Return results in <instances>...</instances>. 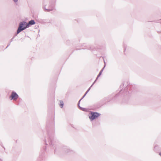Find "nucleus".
Returning <instances> with one entry per match:
<instances>
[{"label": "nucleus", "mask_w": 161, "mask_h": 161, "mask_svg": "<svg viewBox=\"0 0 161 161\" xmlns=\"http://www.w3.org/2000/svg\"><path fill=\"white\" fill-rule=\"evenodd\" d=\"M27 27H28V25L26 22L23 21L20 22L17 30V33H19L25 29Z\"/></svg>", "instance_id": "1"}, {"label": "nucleus", "mask_w": 161, "mask_h": 161, "mask_svg": "<svg viewBox=\"0 0 161 161\" xmlns=\"http://www.w3.org/2000/svg\"><path fill=\"white\" fill-rule=\"evenodd\" d=\"M96 81H94L93 83L92 84V85L91 86L88 88L87 91L86 92L84 96L80 99L78 103V106L79 108L81 110L84 111H85L86 110V109L84 108H82L80 107V101L83 98L85 97V96L86 95V94L88 93V92L90 91L91 89V87L93 86V85L94 84Z\"/></svg>", "instance_id": "2"}, {"label": "nucleus", "mask_w": 161, "mask_h": 161, "mask_svg": "<svg viewBox=\"0 0 161 161\" xmlns=\"http://www.w3.org/2000/svg\"><path fill=\"white\" fill-rule=\"evenodd\" d=\"M100 115V114L97 112H92L91 113V116H89V118L92 120H93L95 119H96L97 117Z\"/></svg>", "instance_id": "3"}, {"label": "nucleus", "mask_w": 161, "mask_h": 161, "mask_svg": "<svg viewBox=\"0 0 161 161\" xmlns=\"http://www.w3.org/2000/svg\"><path fill=\"white\" fill-rule=\"evenodd\" d=\"M19 97L18 95L14 92H12L11 94L9 97L11 100H13L16 101L17 100Z\"/></svg>", "instance_id": "4"}, {"label": "nucleus", "mask_w": 161, "mask_h": 161, "mask_svg": "<svg viewBox=\"0 0 161 161\" xmlns=\"http://www.w3.org/2000/svg\"><path fill=\"white\" fill-rule=\"evenodd\" d=\"M35 21L33 20H31L29 21L28 24V27H29V25H34L35 24Z\"/></svg>", "instance_id": "5"}, {"label": "nucleus", "mask_w": 161, "mask_h": 161, "mask_svg": "<svg viewBox=\"0 0 161 161\" xmlns=\"http://www.w3.org/2000/svg\"><path fill=\"white\" fill-rule=\"evenodd\" d=\"M104 67H103V68L102 69V70L100 71V72H99V74L98 75H97V78H96V80H97V79L98 78V77H99L100 76V75H101L102 73V72H103V69H104Z\"/></svg>", "instance_id": "6"}, {"label": "nucleus", "mask_w": 161, "mask_h": 161, "mask_svg": "<svg viewBox=\"0 0 161 161\" xmlns=\"http://www.w3.org/2000/svg\"><path fill=\"white\" fill-rule=\"evenodd\" d=\"M104 67H103V68L102 69V70L100 71V72H99V74L98 75H97V78H96V80H97V79L98 78V77H99L100 76V75H101L102 73V72H103V69H104Z\"/></svg>", "instance_id": "7"}, {"label": "nucleus", "mask_w": 161, "mask_h": 161, "mask_svg": "<svg viewBox=\"0 0 161 161\" xmlns=\"http://www.w3.org/2000/svg\"><path fill=\"white\" fill-rule=\"evenodd\" d=\"M44 8L47 11V12H49V11H52V10H53V7H51V8H49V9H46L45 8Z\"/></svg>", "instance_id": "8"}, {"label": "nucleus", "mask_w": 161, "mask_h": 161, "mask_svg": "<svg viewBox=\"0 0 161 161\" xmlns=\"http://www.w3.org/2000/svg\"><path fill=\"white\" fill-rule=\"evenodd\" d=\"M60 106L61 108H62L63 107L64 105V103L62 101H60Z\"/></svg>", "instance_id": "9"}, {"label": "nucleus", "mask_w": 161, "mask_h": 161, "mask_svg": "<svg viewBox=\"0 0 161 161\" xmlns=\"http://www.w3.org/2000/svg\"><path fill=\"white\" fill-rule=\"evenodd\" d=\"M49 144L50 145H52V141L51 139L50 138V140L49 141Z\"/></svg>", "instance_id": "10"}, {"label": "nucleus", "mask_w": 161, "mask_h": 161, "mask_svg": "<svg viewBox=\"0 0 161 161\" xmlns=\"http://www.w3.org/2000/svg\"><path fill=\"white\" fill-rule=\"evenodd\" d=\"M13 0L14 1V2H15V3L17 2L18 1V0Z\"/></svg>", "instance_id": "11"}, {"label": "nucleus", "mask_w": 161, "mask_h": 161, "mask_svg": "<svg viewBox=\"0 0 161 161\" xmlns=\"http://www.w3.org/2000/svg\"><path fill=\"white\" fill-rule=\"evenodd\" d=\"M45 143H46V145H47V144L46 143V141H45Z\"/></svg>", "instance_id": "12"}, {"label": "nucleus", "mask_w": 161, "mask_h": 161, "mask_svg": "<svg viewBox=\"0 0 161 161\" xmlns=\"http://www.w3.org/2000/svg\"><path fill=\"white\" fill-rule=\"evenodd\" d=\"M10 44H9V45H8L7 46V47H6V48H7V47H8V46L10 45Z\"/></svg>", "instance_id": "13"}, {"label": "nucleus", "mask_w": 161, "mask_h": 161, "mask_svg": "<svg viewBox=\"0 0 161 161\" xmlns=\"http://www.w3.org/2000/svg\"><path fill=\"white\" fill-rule=\"evenodd\" d=\"M159 154L161 156V153H159Z\"/></svg>", "instance_id": "14"}, {"label": "nucleus", "mask_w": 161, "mask_h": 161, "mask_svg": "<svg viewBox=\"0 0 161 161\" xmlns=\"http://www.w3.org/2000/svg\"><path fill=\"white\" fill-rule=\"evenodd\" d=\"M46 147H45V148H44V150H46Z\"/></svg>", "instance_id": "15"}, {"label": "nucleus", "mask_w": 161, "mask_h": 161, "mask_svg": "<svg viewBox=\"0 0 161 161\" xmlns=\"http://www.w3.org/2000/svg\"><path fill=\"white\" fill-rule=\"evenodd\" d=\"M13 39V38H12L11 39V41H12Z\"/></svg>", "instance_id": "16"}]
</instances>
